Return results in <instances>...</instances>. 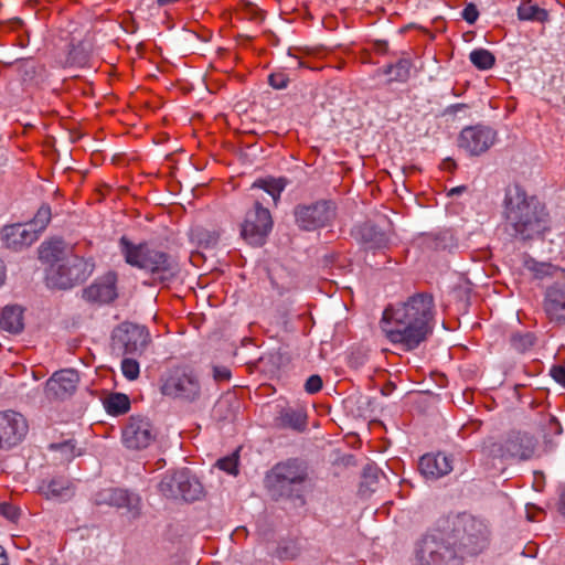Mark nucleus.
<instances>
[{"label":"nucleus","instance_id":"obj_20","mask_svg":"<svg viewBox=\"0 0 565 565\" xmlns=\"http://www.w3.org/2000/svg\"><path fill=\"white\" fill-rule=\"evenodd\" d=\"M116 282V274L107 273L84 290V298L92 302L108 303L117 297Z\"/></svg>","mask_w":565,"mask_h":565},{"label":"nucleus","instance_id":"obj_24","mask_svg":"<svg viewBox=\"0 0 565 565\" xmlns=\"http://www.w3.org/2000/svg\"><path fill=\"white\" fill-rule=\"evenodd\" d=\"M40 491L47 499L58 500H67L74 494L71 482L65 478H54L49 482H43Z\"/></svg>","mask_w":565,"mask_h":565},{"label":"nucleus","instance_id":"obj_36","mask_svg":"<svg viewBox=\"0 0 565 565\" xmlns=\"http://www.w3.org/2000/svg\"><path fill=\"white\" fill-rule=\"evenodd\" d=\"M525 267L537 278H543L553 274L555 267L548 263H539L533 258L525 260Z\"/></svg>","mask_w":565,"mask_h":565},{"label":"nucleus","instance_id":"obj_31","mask_svg":"<svg viewBox=\"0 0 565 565\" xmlns=\"http://www.w3.org/2000/svg\"><path fill=\"white\" fill-rule=\"evenodd\" d=\"M105 409L110 415H121L129 411L130 401L127 395L121 393H115L109 395L104 401Z\"/></svg>","mask_w":565,"mask_h":565},{"label":"nucleus","instance_id":"obj_30","mask_svg":"<svg viewBox=\"0 0 565 565\" xmlns=\"http://www.w3.org/2000/svg\"><path fill=\"white\" fill-rule=\"evenodd\" d=\"M518 17L524 21L544 22L547 20L548 13L536 4L522 2L518 8Z\"/></svg>","mask_w":565,"mask_h":565},{"label":"nucleus","instance_id":"obj_1","mask_svg":"<svg viewBox=\"0 0 565 565\" xmlns=\"http://www.w3.org/2000/svg\"><path fill=\"white\" fill-rule=\"evenodd\" d=\"M435 313L433 296L418 292L388 305L383 311L380 326L391 343L411 351L433 332Z\"/></svg>","mask_w":565,"mask_h":565},{"label":"nucleus","instance_id":"obj_16","mask_svg":"<svg viewBox=\"0 0 565 565\" xmlns=\"http://www.w3.org/2000/svg\"><path fill=\"white\" fill-rule=\"evenodd\" d=\"M78 374L71 369L55 372L45 385V394L49 398L63 399L71 396L78 383Z\"/></svg>","mask_w":565,"mask_h":565},{"label":"nucleus","instance_id":"obj_42","mask_svg":"<svg viewBox=\"0 0 565 565\" xmlns=\"http://www.w3.org/2000/svg\"><path fill=\"white\" fill-rule=\"evenodd\" d=\"M322 387V379L319 375H311L305 383V390L309 394L318 393Z\"/></svg>","mask_w":565,"mask_h":565},{"label":"nucleus","instance_id":"obj_6","mask_svg":"<svg viewBox=\"0 0 565 565\" xmlns=\"http://www.w3.org/2000/svg\"><path fill=\"white\" fill-rule=\"evenodd\" d=\"M160 392L172 399L193 403L201 396V382L192 370L175 367L161 379Z\"/></svg>","mask_w":565,"mask_h":565},{"label":"nucleus","instance_id":"obj_9","mask_svg":"<svg viewBox=\"0 0 565 565\" xmlns=\"http://www.w3.org/2000/svg\"><path fill=\"white\" fill-rule=\"evenodd\" d=\"M111 340L114 348L125 354H141L150 342V334L143 326L124 322L113 331Z\"/></svg>","mask_w":565,"mask_h":565},{"label":"nucleus","instance_id":"obj_28","mask_svg":"<svg viewBox=\"0 0 565 565\" xmlns=\"http://www.w3.org/2000/svg\"><path fill=\"white\" fill-rule=\"evenodd\" d=\"M412 62L409 58H399L395 64H388L382 68L385 75H392L390 82H406L411 76Z\"/></svg>","mask_w":565,"mask_h":565},{"label":"nucleus","instance_id":"obj_10","mask_svg":"<svg viewBox=\"0 0 565 565\" xmlns=\"http://www.w3.org/2000/svg\"><path fill=\"white\" fill-rule=\"evenodd\" d=\"M271 228L273 218L270 212L259 202H256L254 209L246 213L241 234L248 244L262 246Z\"/></svg>","mask_w":565,"mask_h":565},{"label":"nucleus","instance_id":"obj_46","mask_svg":"<svg viewBox=\"0 0 565 565\" xmlns=\"http://www.w3.org/2000/svg\"><path fill=\"white\" fill-rule=\"evenodd\" d=\"M552 377L563 386H565V367L554 366L551 370Z\"/></svg>","mask_w":565,"mask_h":565},{"label":"nucleus","instance_id":"obj_21","mask_svg":"<svg viewBox=\"0 0 565 565\" xmlns=\"http://www.w3.org/2000/svg\"><path fill=\"white\" fill-rule=\"evenodd\" d=\"M544 310L550 320L565 324V285L556 282L545 294Z\"/></svg>","mask_w":565,"mask_h":565},{"label":"nucleus","instance_id":"obj_37","mask_svg":"<svg viewBox=\"0 0 565 565\" xmlns=\"http://www.w3.org/2000/svg\"><path fill=\"white\" fill-rule=\"evenodd\" d=\"M121 372L127 380L135 381L139 376L140 365L136 360L126 358L121 361Z\"/></svg>","mask_w":565,"mask_h":565},{"label":"nucleus","instance_id":"obj_4","mask_svg":"<svg viewBox=\"0 0 565 565\" xmlns=\"http://www.w3.org/2000/svg\"><path fill=\"white\" fill-rule=\"evenodd\" d=\"M308 478L307 466L298 460L277 463L266 477L267 486L286 497H300V491Z\"/></svg>","mask_w":565,"mask_h":565},{"label":"nucleus","instance_id":"obj_44","mask_svg":"<svg viewBox=\"0 0 565 565\" xmlns=\"http://www.w3.org/2000/svg\"><path fill=\"white\" fill-rule=\"evenodd\" d=\"M213 375L216 381H226L231 377V371L226 366H215Z\"/></svg>","mask_w":565,"mask_h":565},{"label":"nucleus","instance_id":"obj_13","mask_svg":"<svg viewBox=\"0 0 565 565\" xmlns=\"http://www.w3.org/2000/svg\"><path fill=\"white\" fill-rule=\"evenodd\" d=\"M156 436L152 423L143 416H130L121 434L124 445L134 450L148 448Z\"/></svg>","mask_w":565,"mask_h":565},{"label":"nucleus","instance_id":"obj_23","mask_svg":"<svg viewBox=\"0 0 565 565\" xmlns=\"http://www.w3.org/2000/svg\"><path fill=\"white\" fill-rule=\"evenodd\" d=\"M276 420L282 428L302 431L306 428L307 414L302 407H286L280 411Z\"/></svg>","mask_w":565,"mask_h":565},{"label":"nucleus","instance_id":"obj_47","mask_svg":"<svg viewBox=\"0 0 565 565\" xmlns=\"http://www.w3.org/2000/svg\"><path fill=\"white\" fill-rule=\"evenodd\" d=\"M1 513L10 520H14L17 518V511L10 504H2Z\"/></svg>","mask_w":565,"mask_h":565},{"label":"nucleus","instance_id":"obj_8","mask_svg":"<svg viewBox=\"0 0 565 565\" xmlns=\"http://www.w3.org/2000/svg\"><path fill=\"white\" fill-rule=\"evenodd\" d=\"M536 443L527 434L512 433L503 441L489 439L483 450L493 458L527 460L535 452Z\"/></svg>","mask_w":565,"mask_h":565},{"label":"nucleus","instance_id":"obj_35","mask_svg":"<svg viewBox=\"0 0 565 565\" xmlns=\"http://www.w3.org/2000/svg\"><path fill=\"white\" fill-rule=\"evenodd\" d=\"M52 213L49 205H42L33 220L29 223H26L30 227H33V230L36 231V236L39 237V234L45 230L47 224L50 223Z\"/></svg>","mask_w":565,"mask_h":565},{"label":"nucleus","instance_id":"obj_22","mask_svg":"<svg viewBox=\"0 0 565 565\" xmlns=\"http://www.w3.org/2000/svg\"><path fill=\"white\" fill-rule=\"evenodd\" d=\"M179 498L184 501H195L203 492L200 481L190 473L189 470L183 469L179 471Z\"/></svg>","mask_w":565,"mask_h":565},{"label":"nucleus","instance_id":"obj_5","mask_svg":"<svg viewBox=\"0 0 565 565\" xmlns=\"http://www.w3.org/2000/svg\"><path fill=\"white\" fill-rule=\"evenodd\" d=\"M461 556L449 540L429 534L416 545L413 565H461Z\"/></svg>","mask_w":565,"mask_h":565},{"label":"nucleus","instance_id":"obj_39","mask_svg":"<svg viewBox=\"0 0 565 565\" xmlns=\"http://www.w3.org/2000/svg\"><path fill=\"white\" fill-rule=\"evenodd\" d=\"M534 335L531 333L516 334L512 338V345L518 351H526L534 344Z\"/></svg>","mask_w":565,"mask_h":565},{"label":"nucleus","instance_id":"obj_45","mask_svg":"<svg viewBox=\"0 0 565 565\" xmlns=\"http://www.w3.org/2000/svg\"><path fill=\"white\" fill-rule=\"evenodd\" d=\"M50 447L52 449L61 450L62 452L70 454L71 457L74 456L73 455L74 445H73L72 440H67V441H64V443H61V444H52Z\"/></svg>","mask_w":565,"mask_h":565},{"label":"nucleus","instance_id":"obj_25","mask_svg":"<svg viewBox=\"0 0 565 565\" xmlns=\"http://www.w3.org/2000/svg\"><path fill=\"white\" fill-rule=\"evenodd\" d=\"M359 233L366 248L381 249L387 246V235L372 224H364Z\"/></svg>","mask_w":565,"mask_h":565},{"label":"nucleus","instance_id":"obj_27","mask_svg":"<svg viewBox=\"0 0 565 565\" xmlns=\"http://www.w3.org/2000/svg\"><path fill=\"white\" fill-rule=\"evenodd\" d=\"M0 327L10 333H19L23 329L22 309L19 306L6 307L1 313Z\"/></svg>","mask_w":565,"mask_h":565},{"label":"nucleus","instance_id":"obj_48","mask_svg":"<svg viewBox=\"0 0 565 565\" xmlns=\"http://www.w3.org/2000/svg\"><path fill=\"white\" fill-rule=\"evenodd\" d=\"M548 427H550V429L552 431H554L556 434H561L562 433V427H561L559 423L557 422V419L554 418V417L550 418Z\"/></svg>","mask_w":565,"mask_h":565},{"label":"nucleus","instance_id":"obj_50","mask_svg":"<svg viewBox=\"0 0 565 565\" xmlns=\"http://www.w3.org/2000/svg\"><path fill=\"white\" fill-rule=\"evenodd\" d=\"M561 512L563 515H565V490L562 492L561 495Z\"/></svg>","mask_w":565,"mask_h":565},{"label":"nucleus","instance_id":"obj_38","mask_svg":"<svg viewBox=\"0 0 565 565\" xmlns=\"http://www.w3.org/2000/svg\"><path fill=\"white\" fill-rule=\"evenodd\" d=\"M237 461L238 457L236 454H233L231 456L221 458L217 460L216 466L221 469L226 471L230 475H237Z\"/></svg>","mask_w":565,"mask_h":565},{"label":"nucleus","instance_id":"obj_41","mask_svg":"<svg viewBox=\"0 0 565 565\" xmlns=\"http://www.w3.org/2000/svg\"><path fill=\"white\" fill-rule=\"evenodd\" d=\"M379 477L380 470L376 467L369 465L363 470V484H366L372 491H374L372 486L377 481Z\"/></svg>","mask_w":565,"mask_h":565},{"label":"nucleus","instance_id":"obj_19","mask_svg":"<svg viewBox=\"0 0 565 565\" xmlns=\"http://www.w3.org/2000/svg\"><path fill=\"white\" fill-rule=\"evenodd\" d=\"M420 473L427 480H437L452 471V459L446 454H426L418 463Z\"/></svg>","mask_w":565,"mask_h":565},{"label":"nucleus","instance_id":"obj_7","mask_svg":"<svg viewBox=\"0 0 565 565\" xmlns=\"http://www.w3.org/2000/svg\"><path fill=\"white\" fill-rule=\"evenodd\" d=\"M487 524L470 514H461L454 522V545L459 544L468 554H478L488 545Z\"/></svg>","mask_w":565,"mask_h":565},{"label":"nucleus","instance_id":"obj_14","mask_svg":"<svg viewBox=\"0 0 565 565\" xmlns=\"http://www.w3.org/2000/svg\"><path fill=\"white\" fill-rule=\"evenodd\" d=\"M94 264L90 259L72 255L67 257L62 264L57 265L56 284L61 288H70L75 284L86 280L93 273Z\"/></svg>","mask_w":565,"mask_h":565},{"label":"nucleus","instance_id":"obj_18","mask_svg":"<svg viewBox=\"0 0 565 565\" xmlns=\"http://www.w3.org/2000/svg\"><path fill=\"white\" fill-rule=\"evenodd\" d=\"M1 238L8 248L20 250L32 245L39 237L36 231L25 223L4 226Z\"/></svg>","mask_w":565,"mask_h":565},{"label":"nucleus","instance_id":"obj_2","mask_svg":"<svg viewBox=\"0 0 565 565\" xmlns=\"http://www.w3.org/2000/svg\"><path fill=\"white\" fill-rule=\"evenodd\" d=\"M502 209L505 231L516 239H534L550 230L545 206L519 185L505 190Z\"/></svg>","mask_w":565,"mask_h":565},{"label":"nucleus","instance_id":"obj_43","mask_svg":"<svg viewBox=\"0 0 565 565\" xmlns=\"http://www.w3.org/2000/svg\"><path fill=\"white\" fill-rule=\"evenodd\" d=\"M478 17L479 12L475 4L469 3L468 6H466V8L462 11V18L467 23L473 24L477 21Z\"/></svg>","mask_w":565,"mask_h":565},{"label":"nucleus","instance_id":"obj_32","mask_svg":"<svg viewBox=\"0 0 565 565\" xmlns=\"http://www.w3.org/2000/svg\"><path fill=\"white\" fill-rule=\"evenodd\" d=\"M190 235L192 242L204 248L214 247L220 238L218 232L205 230L202 227L192 228Z\"/></svg>","mask_w":565,"mask_h":565},{"label":"nucleus","instance_id":"obj_26","mask_svg":"<svg viewBox=\"0 0 565 565\" xmlns=\"http://www.w3.org/2000/svg\"><path fill=\"white\" fill-rule=\"evenodd\" d=\"M64 247V242L61 238L45 241L39 247V257L54 267L62 259Z\"/></svg>","mask_w":565,"mask_h":565},{"label":"nucleus","instance_id":"obj_3","mask_svg":"<svg viewBox=\"0 0 565 565\" xmlns=\"http://www.w3.org/2000/svg\"><path fill=\"white\" fill-rule=\"evenodd\" d=\"M120 253L127 264L168 280L177 274V264L166 253L150 248L147 244H134L126 236L119 241Z\"/></svg>","mask_w":565,"mask_h":565},{"label":"nucleus","instance_id":"obj_34","mask_svg":"<svg viewBox=\"0 0 565 565\" xmlns=\"http://www.w3.org/2000/svg\"><path fill=\"white\" fill-rule=\"evenodd\" d=\"M179 471L167 473L159 483L160 492L167 498H179Z\"/></svg>","mask_w":565,"mask_h":565},{"label":"nucleus","instance_id":"obj_51","mask_svg":"<svg viewBox=\"0 0 565 565\" xmlns=\"http://www.w3.org/2000/svg\"><path fill=\"white\" fill-rule=\"evenodd\" d=\"M465 107L463 104H457L454 106V108L457 110V109H462Z\"/></svg>","mask_w":565,"mask_h":565},{"label":"nucleus","instance_id":"obj_29","mask_svg":"<svg viewBox=\"0 0 565 565\" xmlns=\"http://www.w3.org/2000/svg\"><path fill=\"white\" fill-rule=\"evenodd\" d=\"M286 185L287 182L284 178L259 179L253 183L254 189L258 188L267 192L273 198L275 204H277Z\"/></svg>","mask_w":565,"mask_h":565},{"label":"nucleus","instance_id":"obj_52","mask_svg":"<svg viewBox=\"0 0 565 565\" xmlns=\"http://www.w3.org/2000/svg\"><path fill=\"white\" fill-rule=\"evenodd\" d=\"M451 192L459 193V188L452 189Z\"/></svg>","mask_w":565,"mask_h":565},{"label":"nucleus","instance_id":"obj_49","mask_svg":"<svg viewBox=\"0 0 565 565\" xmlns=\"http://www.w3.org/2000/svg\"><path fill=\"white\" fill-rule=\"evenodd\" d=\"M0 565H8L6 551L0 546Z\"/></svg>","mask_w":565,"mask_h":565},{"label":"nucleus","instance_id":"obj_12","mask_svg":"<svg viewBox=\"0 0 565 565\" xmlns=\"http://www.w3.org/2000/svg\"><path fill=\"white\" fill-rule=\"evenodd\" d=\"M497 140V131L490 126L478 124L466 127L458 138V146L469 156H480L488 151Z\"/></svg>","mask_w":565,"mask_h":565},{"label":"nucleus","instance_id":"obj_33","mask_svg":"<svg viewBox=\"0 0 565 565\" xmlns=\"http://www.w3.org/2000/svg\"><path fill=\"white\" fill-rule=\"evenodd\" d=\"M470 62L481 71L490 70L494 63V55L486 49H476L469 54Z\"/></svg>","mask_w":565,"mask_h":565},{"label":"nucleus","instance_id":"obj_15","mask_svg":"<svg viewBox=\"0 0 565 565\" xmlns=\"http://www.w3.org/2000/svg\"><path fill=\"white\" fill-rule=\"evenodd\" d=\"M28 431L25 418L17 412H0V449H8L20 443Z\"/></svg>","mask_w":565,"mask_h":565},{"label":"nucleus","instance_id":"obj_11","mask_svg":"<svg viewBox=\"0 0 565 565\" xmlns=\"http://www.w3.org/2000/svg\"><path fill=\"white\" fill-rule=\"evenodd\" d=\"M297 225L305 231H313L329 225L335 217V205L330 201H318L295 209Z\"/></svg>","mask_w":565,"mask_h":565},{"label":"nucleus","instance_id":"obj_17","mask_svg":"<svg viewBox=\"0 0 565 565\" xmlns=\"http://www.w3.org/2000/svg\"><path fill=\"white\" fill-rule=\"evenodd\" d=\"M96 504L127 508L131 512L139 510L140 498L125 489L107 488L97 492L94 497Z\"/></svg>","mask_w":565,"mask_h":565},{"label":"nucleus","instance_id":"obj_40","mask_svg":"<svg viewBox=\"0 0 565 565\" xmlns=\"http://www.w3.org/2000/svg\"><path fill=\"white\" fill-rule=\"evenodd\" d=\"M289 76L285 72L271 73L268 77L269 85L275 89H284L288 86Z\"/></svg>","mask_w":565,"mask_h":565}]
</instances>
